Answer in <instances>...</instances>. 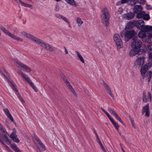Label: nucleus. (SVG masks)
<instances>
[{"label": "nucleus", "instance_id": "f257e3e1", "mask_svg": "<svg viewBox=\"0 0 152 152\" xmlns=\"http://www.w3.org/2000/svg\"><path fill=\"white\" fill-rule=\"evenodd\" d=\"M102 13L101 17L102 23L105 26L107 27L109 25L110 18L109 12L107 8L104 7L102 10Z\"/></svg>", "mask_w": 152, "mask_h": 152}, {"label": "nucleus", "instance_id": "f03ea898", "mask_svg": "<svg viewBox=\"0 0 152 152\" xmlns=\"http://www.w3.org/2000/svg\"><path fill=\"white\" fill-rule=\"evenodd\" d=\"M138 36L140 38H142L143 41L145 42H148L151 41L152 37V32H149L144 30L139 31Z\"/></svg>", "mask_w": 152, "mask_h": 152}, {"label": "nucleus", "instance_id": "7ed1b4c3", "mask_svg": "<svg viewBox=\"0 0 152 152\" xmlns=\"http://www.w3.org/2000/svg\"><path fill=\"white\" fill-rule=\"evenodd\" d=\"M148 55V58L149 61L150 62L142 66L141 69V74L143 77H144L145 74L148 71V69H149L151 67L152 64L151 62H152V53H149Z\"/></svg>", "mask_w": 152, "mask_h": 152}, {"label": "nucleus", "instance_id": "20e7f679", "mask_svg": "<svg viewBox=\"0 0 152 152\" xmlns=\"http://www.w3.org/2000/svg\"><path fill=\"white\" fill-rule=\"evenodd\" d=\"M135 34L134 30H131L126 32H122L121 33V36L122 37H124L126 40V41H128L132 38L137 37L135 36Z\"/></svg>", "mask_w": 152, "mask_h": 152}, {"label": "nucleus", "instance_id": "39448f33", "mask_svg": "<svg viewBox=\"0 0 152 152\" xmlns=\"http://www.w3.org/2000/svg\"><path fill=\"white\" fill-rule=\"evenodd\" d=\"M0 72L2 74L3 76L6 79L9 83V84L11 86L13 90L16 92H18V90L17 89L16 86L13 83L12 81H10L7 77V73L5 71V69L4 68H0Z\"/></svg>", "mask_w": 152, "mask_h": 152}, {"label": "nucleus", "instance_id": "423d86ee", "mask_svg": "<svg viewBox=\"0 0 152 152\" xmlns=\"http://www.w3.org/2000/svg\"><path fill=\"white\" fill-rule=\"evenodd\" d=\"M36 43L39 45L50 52H53L54 51L53 48L52 46L41 39H38Z\"/></svg>", "mask_w": 152, "mask_h": 152}, {"label": "nucleus", "instance_id": "0eeeda50", "mask_svg": "<svg viewBox=\"0 0 152 152\" xmlns=\"http://www.w3.org/2000/svg\"><path fill=\"white\" fill-rule=\"evenodd\" d=\"M14 61L16 64L18 65V67L23 71L28 73L30 72L31 71V70L29 67L22 63L18 60L15 59Z\"/></svg>", "mask_w": 152, "mask_h": 152}, {"label": "nucleus", "instance_id": "6e6552de", "mask_svg": "<svg viewBox=\"0 0 152 152\" xmlns=\"http://www.w3.org/2000/svg\"><path fill=\"white\" fill-rule=\"evenodd\" d=\"M137 37H134L133 38V42L131 43V45L132 48H134L136 49H140L142 46V42L137 39Z\"/></svg>", "mask_w": 152, "mask_h": 152}, {"label": "nucleus", "instance_id": "1a4fd4ad", "mask_svg": "<svg viewBox=\"0 0 152 152\" xmlns=\"http://www.w3.org/2000/svg\"><path fill=\"white\" fill-rule=\"evenodd\" d=\"M0 29L4 33L12 38L21 42L23 41V39H22L19 38L14 34H12L9 31L6 30L4 27H2Z\"/></svg>", "mask_w": 152, "mask_h": 152}, {"label": "nucleus", "instance_id": "9d476101", "mask_svg": "<svg viewBox=\"0 0 152 152\" xmlns=\"http://www.w3.org/2000/svg\"><path fill=\"white\" fill-rule=\"evenodd\" d=\"M113 39L117 45V49L119 50L122 47V44L120 36L118 34H115Z\"/></svg>", "mask_w": 152, "mask_h": 152}, {"label": "nucleus", "instance_id": "9b49d317", "mask_svg": "<svg viewBox=\"0 0 152 152\" xmlns=\"http://www.w3.org/2000/svg\"><path fill=\"white\" fill-rule=\"evenodd\" d=\"M20 34L21 36L28 39L36 43H37V40L38 39V38L33 37V35L24 31L21 32Z\"/></svg>", "mask_w": 152, "mask_h": 152}, {"label": "nucleus", "instance_id": "f8f14e48", "mask_svg": "<svg viewBox=\"0 0 152 152\" xmlns=\"http://www.w3.org/2000/svg\"><path fill=\"white\" fill-rule=\"evenodd\" d=\"M137 14L136 17L138 18H142L145 20H148L150 18L148 14H146L145 12L142 11L138 13Z\"/></svg>", "mask_w": 152, "mask_h": 152}, {"label": "nucleus", "instance_id": "ddd939ff", "mask_svg": "<svg viewBox=\"0 0 152 152\" xmlns=\"http://www.w3.org/2000/svg\"><path fill=\"white\" fill-rule=\"evenodd\" d=\"M145 58L144 56L138 57L135 62V66L138 67H140L142 66L144 63Z\"/></svg>", "mask_w": 152, "mask_h": 152}, {"label": "nucleus", "instance_id": "4468645a", "mask_svg": "<svg viewBox=\"0 0 152 152\" xmlns=\"http://www.w3.org/2000/svg\"><path fill=\"white\" fill-rule=\"evenodd\" d=\"M134 26H135L138 29L143 28L144 26V21L142 20L138 21L133 20Z\"/></svg>", "mask_w": 152, "mask_h": 152}, {"label": "nucleus", "instance_id": "2eb2a0df", "mask_svg": "<svg viewBox=\"0 0 152 152\" xmlns=\"http://www.w3.org/2000/svg\"><path fill=\"white\" fill-rule=\"evenodd\" d=\"M35 142L36 143L37 148L38 149L42 151L45 150V146L39 139L37 138H35Z\"/></svg>", "mask_w": 152, "mask_h": 152}, {"label": "nucleus", "instance_id": "dca6fc26", "mask_svg": "<svg viewBox=\"0 0 152 152\" xmlns=\"http://www.w3.org/2000/svg\"><path fill=\"white\" fill-rule=\"evenodd\" d=\"M108 110L110 113L112 114L117 120L122 124H124L123 122L121 120V118L118 115L117 113L111 107H109L108 108Z\"/></svg>", "mask_w": 152, "mask_h": 152}, {"label": "nucleus", "instance_id": "f3484780", "mask_svg": "<svg viewBox=\"0 0 152 152\" xmlns=\"http://www.w3.org/2000/svg\"><path fill=\"white\" fill-rule=\"evenodd\" d=\"M16 131L15 129H13V132L11 134L10 137L13 140L14 142L18 143L19 142L20 140L18 138H17V136L16 134Z\"/></svg>", "mask_w": 152, "mask_h": 152}, {"label": "nucleus", "instance_id": "a211bd4d", "mask_svg": "<svg viewBox=\"0 0 152 152\" xmlns=\"http://www.w3.org/2000/svg\"><path fill=\"white\" fill-rule=\"evenodd\" d=\"M102 84L103 85L104 87L105 88L107 92L113 98H114V96L113 95L110 88L109 86L104 82L103 81Z\"/></svg>", "mask_w": 152, "mask_h": 152}, {"label": "nucleus", "instance_id": "6ab92c4d", "mask_svg": "<svg viewBox=\"0 0 152 152\" xmlns=\"http://www.w3.org/2000/svg\"><path fill=\"white\" fill-rule=\"evenodd\" d=\"M134 16V13L133 12H129L123 15V17L127 20L132 19Z\"/></svg>", "mask_w": 152, "mask_h": 152}, {"label": "nucleus", "instance_id": "aec40b11", "mask_svg": "<svg viewBox=\"0 0 152 152\" xmlns=\"http://www.w3.org/2000/svg\"><path fill=\"white\" fill-rule=\"evenodd\" d=\"M17 72L28 83L31 80L28 76L25 73L20 70H18Z\"/></svg>", "mask_w": 152, "mask_h": 152}, {"label": "nucleus", "instance_id": "412c9836", "mask_svg": "<svg viewBox=\"0 0 152 152\" xmlns=\"http://www.w3.org/2000/svg\"><path fill=\"white\" fill-rule=\"evenodd\" d=\"M145 112V116L147 117H148L150 115L149 110V108L148 104H147L143 108V110L142 112V114H143Z\"/></svg>", "mask_w": 152, "mask_h": 152}, {"label": "nucleus", "instance_id": "4be33fe9", "mask_svg": "<svg viewBox=\"0 0 152 152\" xmlns=\"http://www.w3.org/2000/svg\"><path fill=\"white\" fill-rule=\"evenodd\" d=\"M141 49H136L134 48H132L130 51L129 56H133L139 53L140 52Z\"/></svg>", "mask_w": 152, "mask_h": 152}, {"label": "nucleus", "instance_id": "5701e85b", "mask_svg": "<svg viewBox=\"0 0 152 152\" xmlns=\"http://www.w3.org/2000/svg\"><path fill=\"white\" fill-rule=\"evenodd\" d=\"M3 111L5 114L7 116V117L10 120L13 122H15L14 120L11 115L8 109L6 108L3 109Z\"/></svg>", "mask_w": 152, "mask_h": 152}, {"label": "nucleus", "instance_id": "b1692460", "mask_svg": "<svg viewBox=\"0 0 152 152\" xmlns=\"http://www.w3.org/2000/svg\"><path fill=\"white\" fill-rule=\"evenodd\" d=\"M142 10V7L141 5H136L134 8L133 11L134 13L137 14Z\"/></svg>", "mask_w": 152, "mask_h": 152}, {"label": "nucleus", "instance_id": "393cba45", "mask_svg": "<svg viewBox=\"0 0 152 152\" xmlns=\"http://www.w3.org/2000/svg\"><path fill=\"white\" fill-rule=\"evenodd\" d=\"M4 137L5 138L6 141L5 142L7 144H10L11 143V140L9 139L8 137L9 136V134L6 132L4 133Z\"/></svg>", "mask_w": 152, "mask_h": 152}, {"label": "nucleus", "instance_id": "a878e982", "mask_svg": "<svg viewBox=\"0 0 152 152\" xmlns=\"http://www.w3.org/2000/svg\"><path fill=\"white\" fill-rule=\"evenodd\" d=\"M109 119L111 121L112 124H113V125L115 128L118 131V128L119 127V126L118 125V124L114 121V120L111 117H110V118H109Z\"/></svg>", "mask_w": 152, "mask_h": 152}, {"label": "nucleus", "instance_id": "bb28decb", "mask_svg": "<svg viewBox=\"0 0 152 152\" xmlns=\"http://www.w3.org/2000/svg\"><path fill=\"white\" fill-rule=\"evenodd\" d=\"M144 30L148 32V31H152V26H144L143 28Z\"/></svg>", "mask_w": 152, "mask_h": 152}, {"label": "nucleus", "instance_id": "cd10ccee", "mask_svg": "<svg viewBox=\"0 0 152 152\" xmlns=\"http://www.w3.org/2000/svg\"><path fill=\"white\" fill-rule=\"evenodd\" d=\"M152 76V72L151 71H149L147 72L146 75V77L147 78L148 80V82H149L151 79Z\"/></svg>", "mask_w": 152, "mask_h": 152}, {"label": "nucleus", "instance_id": "c85d7f7f", "mask_svg": "<svg viewBox=\"0 0 152 152\" xmlns=\"http://www.w3.org/2000/svg\"><path fill=\"white\" fill-rule=\"evenodd\" d=\"M75 53L77 54L78 57L79 58V59H80V61L82 62L83 63H85L83 59L82 56L77 51H75Z\"/></svg>", "mask_w": 152, "mask_h": 152}, {"label": "nucleus", "instance_id": "c756f323", "mask_svg": "<svg viewBox=\"0 0 152 152\" xmlns=\"http://www.w3.org/2000/svg\"><path fill=\"white\" fill-rule=\"evenodd\" d=\"M133 26H134L133 20L130 21L128 23L126 26V28H128L129 29H131Z\"/></svg>", "mask_w": 152, "mask_h": 152}, {"label": "nucleus", "instance_id": "7c9ffc66", "mask_svg": "<svg viewBox=\"0 0 152 152\" xmlns=\"http://www.w3.org/2000/svg\"><path fill=\"white\" fill-rule=\"evenodd\" d=\"M11 147L16 152H21L15 145L11 144Z\"/></svg>", "mask_w": 152, "mask_h": 152}, {"label": "nucleus", "instance_id": "2f4dec72", "mask_svg": "<svg viewBox=\"0 0 152 152\" xmlns=\"http://www.w3.org/2000/svg\"><path fill=\"white\" fill-rule=\"evenodd\" d=\"M28 83L30 84V86L32 87L35 91L37 92L38 91V90L37 88L31 81L29 82Z\"/></svg>", "mask_w": 152, "mask_h": 152}, {"label": "nucleus", "instance_id": "473e14b6", "mask_svg": "<svg viewBox=\"0 0 152 152\" xmlns=\"http://www.w3.org/2000/svg\"><path fill=\"white\" fill-rule=\"evenodd\" d=\"M76 21L77 23L78 24V26L80 27L81 25L83 24V22L82 21L81 18L79 17H77V18Z\"/></svg>", "mask_w": 152, "mask_h": 152}, {"label": "nucleus", "instance_id": "72a5a7b5", "mask_svg": "<svg viewBox=\"0 0 152 152\" xmlns=\"http://www.w3.org/2000/svg\"><path fill=\"white\" fill-rule=\"evenodd\" d=\"M66 1L72 6H76V4L74 0H66Z\"/></svg>", "mask_w": 152, "mask_h": 152}, {"label": "nucleus", "instance_id": "f704fd0d", "mask_svg": "<svg viewBox=\"0 0 152 152\" xmlns=\"http://www.w3.org/2000/svg\"><path fill=\"white\" fill-rule=\"evenodd\" d=\"M143 100L145 102H146L148 101V99L146 98V94L144 92L143 93Z\"/></svg>", "mask_w": 152, "mask_h": 152}, {"label": "nucleus", "instance_id": "c9c22d12", "mask_svg": "<svg viewBox=\"0 0 152 152\" xmlns=\"http://www.w3.org/2000/svg\"><path fill=\"white\" fill-rule=\"evenodd\" d=\"M65 83L70 90L73 88L72 86L71 85L70 83L68 81Z\"/></svg>", "mask_w": 152, "mask_h": 152}, {"label": "nucleus", "instance_id": "e433bc0d", "mask_svg": "<svg viewBox=\"0 0 152 152\" xmlns=\"http://www.w3.org/2000/svg\"><path fill=\"white\" fill-rule=\"evenodd\" d=\"M148 47L150 50L152 51V42H149L148 43Z\"/></svg>", "mask_w": 152, "mask_h": 152}, {"label": "nucleus", "instance_id": "4c0bfd02", "mask_svg": "<svg viewBox=\"0 0 152 152\" xmlns=\"http://www.w3.org/2000/svg\"><path fill=\"white\" fill-rule=\"evenodd\" d=\"M0 130L1 132H3V133H5L6 132V129H4L2 125L0 124Z\"/></svg>", "mask_w": 152, "mask_h": 152}, {"label": "nucleus", "instance_id": "58836bf2", "mask_svg": "<svg viewBox=\"0 0 152 152\" xmlns=\"http://www.w3.org/2000/svg\"><path fill=\"white\" fill-rule=\"evenodd\" d=\"M146 1V0H137L138 3L141 4H144Z\"/></svg>", "mask_w": 152, "mask_h": 152}, {"label": "nucleus", "instance_id": "ea45409f", "mask_svg": "<svg viewBox=\"0 0 152 152\" xmlns=\"http://www.w3.org/2000/svg\"><path fill=\"white\" fill-rule=\"evenodd\" d=\"M101 109L107 115L108 118H110V117H111V116L104 109H103L102 107L101 108Z\"/></svg>", "mask_w": 152, "mask_h": 152}, {"label": "nucleus", "instance_id": "a19ab883", "mask_svg": "<svg viewBox=\"0 0 152 152\" xmlns=\"http://www.w3.org/2000/svg\"><path fill=\"white\" fill-rule=\"evenodd\" d=\"M101 109L107 115L108 118H110V117H111V116L104 109H103L102 107L101 108Z\"/></svg>", "mask_w": 152, "mask_h": 152}, {"label": "nucleus", "instance_id": "79ce46f5", "mask_svg": "<svg viewBox=\"0 0 152 152\" xmlns=\"http://www.w3.org/2000/svg\"><path fill=\"white\" fill-rule=\"evenodd\" d=\"M141 50L140 52H141L142 53H145L147 50V48L146 47H143L142 48V49H141Z\"/></svg>", "mask_w": 152, "mask_h": 152}, {"label": "nucleus", "instance_id": "37998d69", "mask_svg": "<svg viewBox=\"0 0 152 152\" xmlns=\"http://www.w3.org/2000/svg\"><path fill=\"white\" fill-rule=\"evenodd\" d=\"M0 142L4 147H6L8 149H10V148L6 145V144L3 142V141L0 138Z\"/></svg>", "mask_w": 152, "mask_h": 152}, {"label": "nucleus", "instance_id": "c03bdc74", "mask_svg": "<svg viewBox=\"0 0 152 152\" xmlns=\"http://www.w3.org/2000/svg\"><path fill=\"white\" fill-rule=\"evenodd\" d=\"M72 92V93L74 95L76 96L77 97V93L75 92L74 90V89L73 88H72L71 90H70Z\"/></svg>", "mask_w": 152, "mask_h": 152}, {"label": "nucleus", "instance_id": "a18cd8bd", "mask_svg": "<svg viewBox=\"0 0 152 152\" xmlns=\"http://www.w3.org/2000/svg\"><path fill=\"white\" fill-rule=\"evenodd\" d=\"M63 20H64L67 23H69V20L67 19L65 17L62 16H61V18Z\"/></svg>", "mask_w": 152, "mask_h": 152}, {"label": "nucleus", "instance_id": "49530a36", "mask_svg": "<svg viewBox=\"0 0 152 152\" xmlns=\"http://www.w3.org/2000/svg\"><path fill=\"white\" fill-rule=\"evenodd\" d=\"M129 1V0H122L121 1V3L122 4H124L125 3H128Z\"/></svg>", "mask_w": 152, "mask_h": 152}, {"label": "nucleus", "instance_id": "de8ad7c7", "mask_svg": "<svg viewBox=\"0 0 152 152\" xmlns=\"http://www.w3.org/2000/svg\"><path fill=\"white\" fill-rule=\"evenodd\" d=\"M148 98L150 99V101H151L152 100V97L151 93L149 92H148Z\"/></svg>", "mask_w": 152, "mask_h": 152}, {"label": "nucleus", "instance_id": "09e8293b", "mask_svg": "<svg viewBox=\"0 0 152 152\" xmlns=\"http://www.w3.org/2000/svg\"><path fill=\"white\" fill-rule=\"evenodd\" d=\"M19 1V2L21 3V5L23 6L24 7H26V4L24 2H23L22 1H21L20 0Z\"/></svg>", "mask_w": 152, "mask_h": 152}, {"label": "nucleus", "instance_id": "8fccbe9b", "mask_svg": "<svg viewBox=\"0 0 152 152\" xmlns=\"http://www.w3.org/2000/svg\"><path fill=\"white\" fill-rule=\"evenodd\" d=\"M62 78L63 80L64 81V83L66 82L67 81V80L66 77L64 76L63 75L62 76Z\"/></svg>", "mask_w": 152, "mask_h": 152}, {"label": "nucleus", "instance_id": "3c124183", "mask_svg": "<svg viewBox=\"0 0 152 152\" xmlns=\"http://www.w3.org/2000/svg\"><path fill=\"white\" fill-rule=\"evenodd\" d=\"M63 48L64 49V52L65 54H67L68 53V52L65 46H64Z\"/></svg>", "mask_w": 152, "mask_h": 152}, {"label": "nucleus", "instance_id": "603ef678", "mask_svg": "<svg viewBox=\"0 0 152 152\" xmlns=\"http://www.w3.org/2000/svg\"><path fill=\"white\" fill-rule=\"evenodd\" d=\"M146 8L148 10H150L152 9V7L150 5H147L146 6Z\"/></svg>", "mask_w": 152, "mask_h": 152}, {"label": "nucleus", "instance_id": "864d4df0", "mask_svg": "<svg viewBox=\"0 0 152 152\" xmlns=\"http://www.w3.org/2000/svg\"><path fill=\"white\" fill-rule=\"evenodd\" d=\"M130 2H132L133 4H134L137 1V0H129Z\"/></svg>", "mask_w": 152, "mask_h": 152}, {"label": "nucleus", "instance_id": "5fc2aeb1", "mask_svg": "<svg viewBox=\"0 0 152 152\" xmlns=\"http://www.w3.org/2000/svg\"><path fill=\"white\" fill-rule=\"evenodd\" d=\"M55 10L56 11H58L59 10V7L57 5L56 6Z\"/></svg>", "mask_w": 152, "mask_h": 152}, {"label": "nucleus", "instance_id": "6e6d98bb", "mask_svg": "<svg viewBox=\"0 0 152 152\" xmlns=\"http://www.w3.org/2000/svg\"><path fill=\"white\" fill-rule=\"evenodd\" d=\"M62 15H60L59 14H57L56 15V16L58 18L60 19L61 18V16Z\"/></svg>", "mask_w": 152, "mask_h": 152}, {"label": "nucleus", "instance_id": "4d7b16f0", "mask_svg": "<svg viewBox=\"0 0 152 152\" xmlns=\"http://www.w3.org/2000/svg\"><path fill=\"white\" fill-rule=\"evenodd\" d=\"M102 149V150H103V151L104 152H107V151H106L105 149L104 148V146H103L102 147H101Z\"/></svg>", "mask_w": 152, "mask_h": 152}, {"label": "nucleus", "instance_id": "13d9d810", "mask_svg": "<svg viewBox=\"0 0 152 152\" xmlns=\"http://www.w3.org/2000/svg\"><path fill=\"white\" fill-rule=\"evenodd\" d=\"M98 143L99 144V145L101 147L103 146L101 142V141H100L99 142H98Z\"/></svg>", "mask_w": 152, "mask_h": 152}, {"label": "nucleus", "instance_id": "bf43d9fd", "mask_svg": "<svg viewBox=\"0 0 152 152\" xmlns=\"http://www.w3.org/2000/svg\"><path fill=\"white\" fill-rule=\"evenodd\" d=\"M20 100L21 101V102H22L23 103H25V101H24V99L23 98H21L20 99Z\"/></svg>", "mask_w": 152, "mask_h": 152}, {"label": "nucleus", "instance_id": "052dcab7", "mask_svg": "<svg viewBox=\"0 0 152 152\" xmlns=\"http://www.w3.org/2000/svg\"><path fill=\"white\" fill-rule=\"evenodd\" d=\"M17 96L19 99L22 98V96H21L20 95L19 93L18 94Z\"/></svg>", "mask_w": 152, "mask_h": 152}, {"label": "nucleus", "instance_id": "680f3d73", "mask_svg": "<svg viewBox=\"0 0 152 152\" xmlns=\"http://www.w3.org/2000/svg\"><path fill=\"white\" fill-rule=\"evenodd\" d=\"M96 140L97 142H99V141H100V140L99 139L98 136L96 137Z\"/></svg>", "mask_w": 152, "mask_h": 152}, {"label": "nucleus", "instance_id": "e2e57ef3", "mask_svg": "<svg viewBox=\"0 0 152 152\" xmlns=\"http://www.w3.org/2000/svg\"><path fill=\"white\" fill-rule=\"evenodd\" d=\"M31 6H32V5L31 4H26V7H31Z\"/></svg>", "mask_w": 152, "mask_h": 152}, {"label": "nucleus", "instance_id": "0e129e2a", "mask_svg": "<svg viewBox=\"0 0 152 152\" xmlns=\"http://www.w3.org/2000/svg\"><path fill=\"white\" fill-rule=\"evenodd\" d=\"M68 23V25H69V27H71V26H70V22L69 21V23Z\"/></svg>", "mask_w": 152, "mask_h": 152}, {"label": "nucleus", "instance_id": "69168bd1", "mask_svg": "<svg viewBox=\"0 0 152 152\" xmlns=\"http://www.w3.org/2000/svg\"><path fill=\"white\" fill-rule=\"evenodd\" d=\"M95 134L96 137L97 136H98V135H97V134L96 133V132H95Z\"/></svg>", "mask_w": 152, "mask_h": 152}, {"label": "nucleus", "instance_id": "338daca9", "mask_svg": "<svg viewBox=\"0 0 152 152\" xmlns=\"http://www.w3.org/2000/svg\"><path fill=\"white\" fill-rule=\"evenodd\" d=\"M122 150L123 151V152H125V151L124 150L123 148H121Z\"/></svg>", "mask_w": 152, "mask_h": 152}]
</instances>
